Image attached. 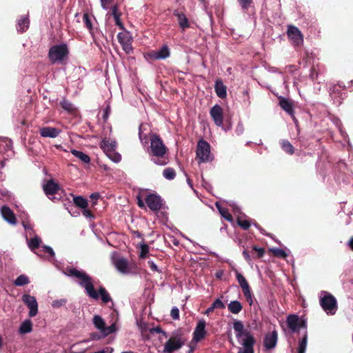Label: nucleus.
<instances>
[{
  "label": "nucleus",
  "instance_id": "nucleus-1",
  "mask_svg": "<svg viewBox=\"0 0 353 353\" xmlns=\"http://www.w3.org/2000/svg\"><path fill=\"white\" fill-rule=\"evenodd\" d=\"M63 272L66 276L76 278L78 284L85 289V292L90 298L97 300L100 295L103 303H106L111 301L109 293L103 287L101 286L99 293H97L94 288L92 277L84 271L72 268H67Z\"/></svg>",
  "mask_w": 353,
  "mask_h": 353
},
{
  "label": "nucleus",
  "instance_id": "nucleus-2",
  "mask_svg": "<svg viewBox=\"0 0 353 353\" xmlns=\"http://www.w3.org/2000/svg\"><path fill=\"white\" fill-rule=\"evenodd\" d=\"M233 328L235 336L241 347L238 353H254V345L256 340L253 334L246 329L241 321H235L233 323Z\"/></svg>",
  "mask_w": 353,
  "mask_h": 353
},
{
  "label": "nucleus",
  "instance_id": "nucleus-3",
  "mask_svg": "<svg viewBox=\"0 0 353 353\" xmlns=\"http://www.w3.org/2000/svg\"><path fill=\"white\" fill-rule=\"evenodd\" d=\"M150 146L148 153L151 156L152 161L159 165H164L168 163V159L165 157L167 148L161 138L152 134L150 138Z\"/></svg>",
  "mask_w": 353,
  "mask_h": 353
},
{
  "label": "nucleus",
  "instance_id": "nucleus-4",
  "mask_svg": "<svg viewBox=\"0 0 353 353\" xmlns=\"http://www.w3.org/2000/svg\"><path fill=\"white\" fill-rule=\"evenodd\" d=\"M320 305L323 310L328 315H333L337 309L336 299L333 295L326 291H322L320 294Z\"/></svg>",
  "mask_w": 353,
  "mask_h": 353
},
{
  "label": "nucleus",
  "instance_id": "nucleus-5",
  "mask_svg": "<svg viewBox=\"0 0 353 353\" xmlns=\"http://www.w3.org/2000/svg\"><path fill=\"white\" fill-rule=\"evenodd\" d=\"M69 51L66 44L61 43L53 46L48 53L50 61L52 63H61L67 59Z\"/></svg>",
  "mask_w": 353,
  "mask_h": 353
},
{
  "label": "nucleus",
  "instance_id": "nucleus-6",
  "mask_svg": "<svg viewBox=\"0 0 353 353\" xmlns=\"http://www.w3.org/2000/svg\"><path fill=\"white\" fill-rule=\"evenodd\" d=\"M92 322L103 337L115 332L117 330L115 323H112L109 326H105V321L99 315H94Z\"/></svg>",
  "mask_w": 353,
  "mask_h": 353
},
{
  "label": "nucleus",
  "instance_id": "nucleus-7",
  "mask_svg": "<svg viewBox=\"0 0 353 353\" xmlns=\"http://www.w3.org/2000/svg\"><path fill=\"white\" fill-rule=\"evenodd\" d=\"M112 262L121 274H129L132 272V265L126 259L119 256L114 253L112 255Z\"/></svg>",
  "mask_w": 353,
  "mask_h": 353
},
{
  "label": "nucleus",
  "instance_id": "nucleus-8",
  "mask_svg": "<svg viewBox=\"0 0 353 353\" xmlns=\"http://www.w3.org/2000/svg\"><path fill=\"white\" fill-rule=\"evenodd\" d=\"M196 157L199 159V163L210 161L212 159L210 154V146L207 141L201 140L198 142Z\"/></svg>",
  "mask_w": 353,
  "mask_h": 353
},
{
  "label": "nucleus",
  "instance_id": "nucleus-9",
  "mask_svg": "<svg viewBox=\"0 0 353 353\" xmlns=\"http://www.w3.org/2000/svg\"><path fill=\"white\" fill-rule=\"evenodd\" d=\"M185 341L183 338L176 335L170 337L168 341L165 343L163 352V353H172L174 351L179 350L184 345Z\"/></svg>",
  "mask_w": 353,
  "mask_h": 353
},
{
  "label": "nucleus",
  "instance_id": "nucleus-10",
  "mask_svg": "<svg viewBox=\"0 0 353 353\" xmlns=\"http://www.w3.org/2000/svg\"><path fill=\"white\" fill-rule=\"evenodd\" d=\"M288 327L292 332H297L299 328L303 327L305 330L307 328V322L305 320L301 319L296 314H290L287 317L286 320Z\"/></svg>",
  "mask_w": 353,
  "mask_h": 353
},
{
  "label": "nucleus",
  "instance_id": "nucleus-11",
  "mask_svg": "<svg viewBox=\"0 0 353 353\" xmlns=\"http://www.w3.org/2000/svg\"><path fill=\"white\" fill-rule=\"evenodd\" d=\"M170 49L167 46H162L158 50L150 51L145 54V58L148 60L165 59L170 57Z\"/></svg>",
  "mask_w": 353,
  "mask_h": 353
},
{
  "label": "nucleus",
  "instance_id": "nucleus-12",
  "mask_svg": "<svg viewBox=\"0 0 353 353\" xmlns=\"http://www.w3.org/2000/svg\"><path fill=\"white\" fill-rule=\"evenodd\" d=\"M118 41L122 46L123 50L130 54L132 52V37L128 31L119 32L117 35Z\"/></svg>",
  "mask_w": 353,
  "mask_h": 353
},
{
  "label": "nucleus",
  "instance_id": "nucleus-13",
  "mask_svg": "<svg viewBox=\"0 0 353 353\" xmlns=\"http://www.w3.org/2000/svg\"><path fill=\"white\" fill-rule=\"evenodd\" d=\"M22 301L30 309L29 316L33 317L38 312V304L36 299L29 294H24L22 296Z\"/></svg>",
  "mask_w": 353,
  "mask_h": 353
},
{
  "label": "nucleus",
  "instance_id": "nucleus-14",
  "mask_svg": "<svg viewBox=\"0 0 353 353\" xmlns=\"http://www.w3.org/2000/svg\"><path fill=\"white\" fill-rule=\"evenodd\" d=\"M288 36L294 45L299 46L303 43L302 34L296 27L293 26H288Z\"/></svg>",
  "mask_w": 353,
  "mask_h": 353
},
{
  "label": "nucleus",
  "instance_id": "nucleus-15",
  "mask_svg": "<svg viewBox=\"0 0 353 353\" xmlns=\"http://www.w3.org/2000/svg\"><path fill=\"white\" fill-rule=\"evenodd\" d=\"M43 189L47 196L50 199L53 200L55 199L54 194L59 190V185L54 180L50 179L43 184Z\"/></svg>",
  "mask_w": 353,
  "mask_h": 353
},
{
  "label": "nucleus",
  "instance_id": "nucleus-16",
  "mask_svg": "<svg viewBox=\"0 0 353 353\" xmlns=\"http://www.w3.org/2000/svg\"><path fill=\"white\" fill-rule=\"evenodd\" d=\"M173 14L176 17L179 26L183 31L190 27L191 23L186 17L184 11L176 9L174 11Z\"/></svg>",
  "mask_w": 353,
  "mask_h": 353
},
{
  "label": "nucleus",
  "instance_id": "nucleus-17",
  "mask_svg": "<svg viewBox=\"0 0 353 353\" xmlns=\"http://www.w3.org/2000/svg\"><path fill=\"white\" fill-rule=\"evenodd\" d=\"M210 116L217 126H222L223 122V109L219 105H214L210 110Z\"/></svg>",
  "mask_w": 353,
  "mask_h": 353
},
{
  "label": "nucleus",
  "instance_id": "nucleus-18",
  "mask_svg": "<svg viewBox=\"0 0 353 353\" xmlns=\"http://www.w3.org/2000/svg\"><path fill=\"white\" fill-rule=\"evenodd\" d=\"M146 203L151 210H159L162 205V200L158 195L151 194L145 199Z\"/></svg>",
  "mask_w": 353,
  "mask_h": 353
},
{
  "label": "nucleus",
  "instance_id": "nucleus-19",
  "mask_svg": "<svg viewBox=\"0 0 353 353\" xmlns=\"http://www.w3.org/2000/svg\"><path fill=\"white\" fill-rule=\"evenodd\" d=\"M205 321L203 319L200 320L193 333V340L196 342L201 341L204 338L206 332L205 330Z\"/></svg>",
  "mask_w": 353,
  "mask_h": 353
},
{
  "label": "nucleus",
  "instance_id": "nucleus-20",
  "mask_svg": "<svg viewBox=\"0 0 353 353\" xmlns=\"http://www.w3.org/2000/svg\"><path fill=\"white\" fill-rule=\"evenodd\" d=\"M117 142L114 139L110 138H104L101 142V148L105 154L113 152L117 148Z\"/></svg>",
  "mask_w": 353,
  "mask_h": 353
},
{
  "label": "nucleus",
  "instance_id": "nucleus-21",
  "mask_svg": "<svg viewBox=\"0 0 353 353\" xmlns=\"http://www.w3.org/2000/svg\"><path fill=\"white\" fill-rule=\"evenodd\" d=\"M277 343V332L274 330L268 333L264 338V346L266 349L274 348Z\"/></svg>",
  "mask_w": 353,
  "mask_h": 353
},
{
  "label": "nucleus",
  "instance_id": "nucleus-22",
  "mask_svg": "<svg viewBox=\"0 0 353 353\" xmlns=\"http://www.w3.org/2000/svg\"><path fill=\"white\" fill-rule=\"evenodd\" d=\"M230 205L232 208V211L234 214L237 216L238 225L244 230L248 229L250 227V223L248 220H243L242 217L239 215V214L240 213L239 208L235 203H233L232 204H230Z\"/></svg>",
  "mask_w": 353,
  "mask_h": 353
},
{
  "label": "nucleus",
  "instance_id": "nucleus-23",
  "mask_svg": "<svg viewBox=\"0 0 353 353\" xmlns=\"http://www.w3.org/2000/svg\"><path fill=\"white\" fill-rule=\"evenodd\" d=\"M61 130L53 127H43L40 129V134L43 137L55 138L59 135Z\"/></svg>",
  "mask_w": 353,
  "mask_h": 353
},
{
  "label": "nucleus",
  "instance_id": "nucleus-24",
  "mask_svg": "<svg viewBox=\"0 0 353 353\" xmlns=\"http://www.w3.org/2000/svg\"><path fill=\"white\" fill-rule=\"evenodd\" d=\"M1 214L5 221L12 225H15L16 217L13 212L7 206H3L1 209Z\"/></svg>",
  "mask_w": 353,
  "mask_h": 353
},
{
  "label": "nucleus",
  "instance_id": "nucleus-25",
  "mask_svg": "<svg viewBox=\"0 0 353 353\" xmlns=\"http://www.w3.org/2000/svg\"><path fill=\"white\" fill-rule=\"evenodd\" d=\"M279 105L283 110H285L288 114H289L294 119L293 104L291 101L283 97H280Z\"/></svg>",
  "mask_w": 353,
  "mask_h": 353
},
{
  "label": "nucleus",
  "instance_id": "nucleus-26",
  "mask_svg": "<svg viewBox=\"0 0 353 353\" xmlns=\"http://www.w3.org/2000/svg\"><path fill=\"white\" fill-rule=\"evenodd\" d=\"M29 19L27 16L21 17L17 21V29L18 32H23L28 30L29 27Z\"/></svg>",
  "mask_w": 353,
  "mask_h": 353
},
{
  "label": "nucleus",
  "instance_id": "nucleus-27",
  "mask_svg": "<svg viewBox=\"0 0 353 353\" xmlns=\"http://www.w3.org/2000/svg\"><path fill=\"white\" fill-rule=\"evenodd\" d=\"M215 91L217 96L220 98H225L227 95L226 87L223 85V83L221 81H216Z\"/></svg>",
  "mask_w": 353,
  "mask_h": 353
},
{
  "label": "nucleus",
  "instance_id": "nucleus-28",
  "mask_svg": "<svg viewBox=\"0 0 353 353\" xmlns=\"http://www.w3.org/2000/svg\"><path fill=\"white\" fill-rule=\"evenodd\" d=\"M216 208L218 209L221 215L228 221L232 222L233 219L232 215L229 213L228 210L222 207L219 202L215 203Z\"/></svg>",
  "mask_w": 353,
  "mask_h": 353
},
{
  "label": "nucleus",
  "instance_id": "nucleus-29",
  "mask_svg": "<svg viewBox=\"0 0 353 353\" xmlns=\"http://www.w3.org/2000/svg\"><path fill=\"white\" fill-rule=\"evenodd\" d=\"M229 311L234 314H239L243 308L241 303L238 301H232L228 304Z\"/></svg>",
  "mask_w": 353,
  "mask_h": 353
},
{
  "label": "nucleus",
  "instance_id": "nucleus-30",
  "mask_svg": "<svg viewBox=\"0 0 353 353\" xmlns=\"http://www.w3.org/2000/svg\"><path fill=\"white\" fill-rule=\"evenodd\" d=\"M307 345V332L305 330L302 339L299 341L298 353H305Z\"/></svg>",
  "mask_w": 353,
  "mask_h": 353
},
{
  "label": "nucleus",
  "instance_id": "nucleus-31",
  "mask_svg": "<svg viewBox=\"0 0 353 353\" xmlns=\"http://www.w3.org/2000/svg\"><path fill=\"white\" fill-rule=\"evenodd\" d=\"M71 153L77 158L81 160L83 163H88L90 161V158L88 155L83 153V152L78 151L76 150H71Z\"/></svg>",
  "mask_w": 353,
  "mask_h": 353
},
{
  "label": "nucleus",
  "instance_id": "nucleus-32",
  "mask_svg": "<svg viewBox=\"0 0 353 353\" xmlns=\"http://www.w3.org/2000/svg\"><path fill=\"white\" fill-rule=\"evenodd\" d=\"M74 203L81 209L87 208L88 205V201L81 196L73 197Z\"/></svg>",
  "mask_w": 353,
  "mask_h": 353
},
{
  "label": "nucleus",
  "instance_id": "nucleus-33",
  "mask_svg": "<svg viewBox=\"0 0 353 353\" xmlns=\"http://www.w3.org/2000/svg\"><path fill=\"white\" fill-rule=\"evenodd\" d=\"M32 323L30 320H26L24 321L20 327H19V332L21 334H26L29 333L32 331Z\"/></svg>",
  "mask_w": 353,
  "mask_h": 353
},
{
  "label": "nucleus",
  "instance_id": "nucleus-34",
  "mask_svg": "<svg viewBox=\"0 0 353 353\" xmlns=\"http://www.w3.org/2000/svg\"><path fill=\"white\" fill-rule=\"evenodd\" d=\"M41 243V239L38 236H35L34 237H33L32 239L28 241V245L29 248L32 251L34 252V250L39 247Z\"/></svg>",
  "mask_w": 353,
  "mask_h": 353
},
{
  "label": "nucleus",
  "instance_id": "nucleus-35",
  "mask_svg": "<svg viewBox=\"0 0 353 353\" xmlns=\"http://www.w3.org/2000/svg\"><path fill=\"white\" fill-rule=\"evenodd\" d=\"M236 280L242 289L249 287V284L247 282L245 278L239 272L236 270H234Z\"/></svg>",
  "mask_w": 353,
  "mask_h": 353
},
{
  "label": "nucleus",
  "instance_id": "nucleus-36",
  "mask_svg": "<svg viewBox=\"0 0 353 353\" xmlns=\"http://www.w3.org/2000/svg\"><path fill=\"white\" fill-rule=\"evenodd\" d=\"M282 149L289 154H292L294 152L293 145L288 140H282L281 141Z\"/></svg>",
  "mask_w": 353,
  "mask_h": 353
},
{
  "label": "nucleus",
  "instance_id": "nucleus-37",
  "mask_svg": "<svg viewBox=\"0 0 353 353\" xmlns=\"http://www.w3.org/2000/svg\"><path fill=\"white\" fill-rule=\"evenodd\" d=\"M30 282L29 279L25 274H21L19 276L15 281H14V284L16 286H23L28 284Z\"/></svg>",
  "mask_w": 353,
  "mask_h": 353
},
{
  "label": "nucleus",
  "instance_id": "nucleus-38",
  "mask_svg": "<svg viewBox=\"0 0 353 353\" xmlns=\"http://www.w3.org/2000/svg\"><path fill=\"white\" fill-rule=\"evenodd\" d=\"M270 251L273 253L276 256L285 259L288 256V254L285 250L272 248L270 249Z\"/></svg>",
  "mask_w": 353,
  "mask_h": 353
},
{
  "label": "nucleus",
  "instance_id": "nucleus-39",
  "mask_svg": "<svg viewBox=\"0 0 353 353\" xmlns=\"http://www.w3.org/2000/svg\"><path fill=\"white\" fill-rule=\"evenodd\" d=\"M163 176L168 180H172L174 179L176 173L173 168H167L163 171Z\"/></svg>",
  "mask_w": 353,
  "mask_h": 353
},
{
  "label": "nucleus",
  "instance_id": "nucleus-40",
  "mask_svg": "<svg viewBox=\"0 0 353 353\" xmlns=\"http://www.w3.org/2000/svg\"><path fill=\"white\" fill-rule=\"evenodd\" d=\"M106 154L112 161L115 163L119 162L121 159V155L119 153L115 152V151L113 152H108Z\"/></svg>",
  "mask_w": 353,
  "mask_h": 353
},
{
  "label": "nucleus",
  "instance_id": "nucleus-41",
  "mask_svg": "<svg viewBox=\"0 0 353 353\" xmlns=\"http://www.w3.org/2000/svg\"><path fill=\"white\" fill-rule=\"evenodd\" d=\"M212 308L214 309H223L225 305L220 299H216L212 304Z\"/></svg>",
  "mask_w": 353,
  "mask_h": 353
},
{
  "label": "nucleus",
  "instance_id": "nucleus-42",
  "mask_svg": "<svg viewBox=\"0 0 353 353\" xmlns=\"http://www.w3.org/2000/svg\"><path fill=\"white\" fill-rule=\"evenodd\" d=\"M66 303V301L65 299H59V300H54L52 303V306L55 308L60 307L61 306L65 305Z\"/></svg>",
  "mask_w": 353,
  "mask_h": 353
},
{
  "label": "nucleus",
  "instance_id": "nucleus-43",
  "mask_svg": "<svg viewBox=\"0 0 353 353\" xmlns=\"http://www.w3.org/2000/svg\"><path fill=\"white\" fill-rule=\"evenodd\" d=\"M170 315L173 319H174V320L179 319V309L176 307H174L171 310Z\"/></svg>",
  "mask_w": 353,
  "mask_h": 353
},
{
  "label": "nucleus",
  "instance_id": "nucleus-44",
  "mask_svg": "<svg viewBox=\"0 0 353 353\" xmlns=\"http://www.w3.org/2000/svg\"><path fill=\"white\" fill-rule=\"evenodd\" d=\"M42 251L46 253H48L51 256H54V252L52 248L49 246L44 245L42 247Z\"/></svg>",
  "mask_w": 353,
  "mask_h": 353
},
{
  "label": "nucleus",
  "instance_id": "nucleus-45",
  "mask_svg": "<svg viewBox=\"0 0 353 353\" xmlns=\"http://www.w3.org/2000/svg\"><path fill=\"white\" fill-rule=\"evenodd\" d=\"M151 332L158 333V334L161 333L165 338H167L168 336L167 333L163 331L160 327H155L152 328L151 330Z\"/></svg>",
  "mask_w": 353,
  "mask_h": 353
},
{
  "label": "nucleus",
  "instance_id": "nucleus-46",
  "mask_svg": "<svg viewBox=\"0 0 353 353\" xmlns=\"http://www.w3.org/2000/svg\"><path fill=\"white\" fill-rule=\"evenodd\" d=\"M252 3V0H240V4L243 9L248 8Z\"/></svg>",
  "mask_w": 353,
  "mask_h": 353
},
{
  "label": "nucleus",
  "instance_id": "nucleus-47",
  "mask_svg": "<svg viewBox=\"0 0 353 353\" xmlns=\"http://www.w3.org/2000/svg\"><path fill=\"white\" fill-rule=\"evenodd\" d=\"M83 21L85 24V26L89 28V29H91L92 28V23L90 21V19H89V17L87 14H85L83 15Z\"/></svg>",
  "mask_w": 353,
  "mask_h": 353
},
{
  "label": "nucleus",
  "instance_id": "nucleus-48",
  "mask_svg": "<svg viewBox=\"0 0 353 353\" xmlns=\"http://www.w3.org/2000/svg\"><path fill=\"white\" fill-rule=\"evenodd\" d=\"M82 213L86 218L92 219L94 217L92 212L87 208L83 209Z\"/></svg>",
  "mask_w": 353,
  "mask_h": 353
},
{
  "label": "nucleus",
  "instance_id": "nucleus-49",
  "mask_svg": "<svg viewBox=\"0 0 353 353\" xmlns=\"http://www.w3.org/2000/svg\"><path fill=\"white\" fill-rule=\"evenodd\" d=\"M242 290L245 299L252 295L250 286L246 288L242 289Z\"/></svg>",
  "mask_w": 353,
  "mask_h": 353
},
{
  "label": "nucleus",
  "instance_id": "nucleus-50",
  "mask_svg": "<svg viewBox=\"0 0 353 353\" xmlns=\"http://www.w3.org/2000/svg\"><path fill=\"white\" fill-rule=\"evenodd\" d=\"M101 6L103 9L107 10L110 3V0H101Z\"/></svg>",
  "mask_w": 353,
  "mask_h": 353
},
{
  "label": "nucleus",
  "instance_id": "nucleus-51",
  "mask_svg": "<svg viewBox=\"0 0 353 353\" xmlns=\"http://www.w3.org/2000/svg\"><path fill=\"white\" fill-rule=\"evenodd\" d=\"M112 14L114 18L120 16V13L118 11V8L117 6H114L112 8Z\"/></svg>",
  "mask_w": 353,
  "mask_h": 353
},
{
  "label": "nucleus",
  "instance_id": "nucleus-52",
  "mask_svg": "<svg viewBox=\"0 0 353 353\" xmlns=\"http://www.w3.org/2000/svg\"><path fill=\"white\" fill-rule=\"evenodd\" d=\"M62 106L64 109L67 110H70L72 109V105L67 101H63L62 103Z\"/></svg>",
  "mask_w": 353,
  "mask_h": 353
},
{
  "label": "nucleus",
  "instance_id": "nucleus-53",
  "mask_svg": "<svg viewBox=\"0 0 353 353\" xmlns=\"http://www.w3.org/2000/svg\"><path fill=\"white\" fill-rule=\"evenodd\" d=\"M114 20H115V23L116 24L121 28V29H124V26H123V24L122 23V22L120 20V16L119 17H114Z\"/></svg>",
  "mask_w": 353,
  "mask_h": 353
},
{
  "label": "nucleus",
  "instance_id": "nucleus-54",
  "mask_svg": "<svg viewBox=\"0 0 353 353\" xmlns=\"http://www.w3.org/2000/svg\"><path fill=\"white\" fill-rule=\"evenodd\" d=\"M148 252V247L145 245L142 248L141 252L140 254V257L145 258L146 256V254Z\"/></svg>",
  "mask_w": 353,
  "mask_h": 353
},
{
  "label": "nucleus",
  "instance_id": "nucleus-55",
  "mask_svg": "<svg viewBox=\"0 0 353 353\" xmlns=\"http://www.w3.org/2000/svg\"><path fill=\"white\" fill-rule=\"evenodd\" d=\"M148 264L150 265V267L152 270L158 271L157 265L152 261H149Z\"/></svg>",
  "mask_w": 353,
  "mask_h": 353
},
{
  "label": "nucleus",
  "instance_id": "nucleus-56",
  "mask_svg": "<svg viewBox=\"0 0 353 353\" xmlns=\"http://www.w3.org/2000/svg\"><path fill=\"white\" fill-rule=\"evenodd\" d=\"M142 126H143L142 125H141L139 126V139H140L141 142L142 143H143L144 142L146 143L147 141H146L145 139L143 137L141 132Z\"/></svg>",
  "mask_w": 353,
  "mask_h": 353
},
{
  "label": "nucleus",
  "instance_id": "nucleus-57",
  "mask_svg": "<svg viewBox=\"0 0 353 353\" xmlns=\"http://www.w3.org/2000/svg\"><path fill=\"white\" fill-rule=\"evenodd\" d=\"M254 250L257 251L259 256H262L264 254V251L262 248H259L257 247H254Z\"/></svg>",
  "mask_w": 353,
  "mask_h": 353
},
{
  "label": "nucleus",
  "instance_id": "nucleus-58",
  "mask_svg": "<svg viewBox=\"0 0 353 353\" xmlns=\"http://www.w3.org/2000/svg\"><path fill=\"white\" fill-rule=\"evenodd\" d=\"M90 199H93V200H97L99 199L100 197V194L98 192H94V193H92L91 195H90Z\"/></svg>",
  "mask_w": 353,
  "mask_h": 353
},
{
  "label": "nucleus",
  "instance_id": "nucleus-59",
  "mask_svg": "<svg viewBox=\"0 0 353 353\" xmlns=\"http://www.w3.org/2000/svg\"><path fill=\"white\" fill-rule=\"evenodd\" d=\"M243 256L245 257V260L248 261H250V255L248 254V252L246 251V250H244L243 252Z\"/></svg>",
  "mask_w": 353,
  "mask_h": 353
},
{
  "label": "nucleus",
  "instance_id": "nucleus-60",
  "mask_svg": "<svg viewBox=\"0 0 353 353\" xmlns=\"http://www.w3.org/2000/svg\"><path fill=\"white\" fill-rule=\"evenodd\" d=\"M347 245L353 251V237H352L347 242Z\"/></svg>",
  "mask_w": 353,
  "mask_h": 353
},
{
  "label": "nucleus",
  "instance_id": "nucleus-61",
  "mask_svg": "<svg viewBox=\"0 0 353 353\" xmlns=\"http://www.w3.org/2000/svg\"><path fill=\"white\" fill-rule=\"evenodd\" d=\"M137 204H138V205H139L140 208H143V207H145V204H144L143 201L140 198H138Z\"/></svg>",
  "mask_w": 353,
  "mask_h": 353
},
{
  "label": "nucleus",
  "instance_id": "nucleus-62",
  "mask_svg": "<svg viewBox=\"0 0 353 353\" xmlns=\"http://www.w3.org/2000/svg\"><path fill=\"white\" fill-rule=\"evenodd\" d=\"M243 128L242 125H239L236 128V132L239 134H241L243 132Z\"/></svg>",
  "mask_w": 353,
  "mask_h": 353
},
{
  "label": "nucleus",
  "instance_id": "nucleus-63",
  "mask_svg": "<svg viewBox=\"0 0 353 353\" xmlns=\"http://www.w3.org/2000/svg\"><path fill=\"white\" fill-rule=\"evenodd\" d=\"M246 300L249 303V304L251 305L253 303V299H252V295L246 298Z\"/></svg>",
  "mask_w": 353,
  "mask_h": 353
},
{
  "label": "nucleus",
  "instance_id": "nucleus-64",
  "mask_svg": "<svg viewBox=\"0 0 353 353\" xmlns=\"http://www.w3.org/2000/svg\"><path fill=\"white\" fill-rule=\"evenodd\" d=\"M214 310V308H212V305H211L210 307H208L207 309V310L205 311V314H209L210 312H212Z\"/></svg>",
  "mask_w": 353,
  "mask_h": 353
}]
</instances>
